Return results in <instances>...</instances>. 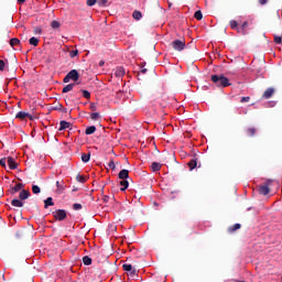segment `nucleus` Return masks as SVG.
<instances>
[{"label": "nucleus", "instance_id": "obj_27", "mask_svg": "<svg viewBox=\"0 0 282 282\" xmlns=\"http://www.w3.org/2000/svg\"><path fill=\"white\" fill-rule=\"evenodd\" d=\"M20 43H21V41L17 37H13L10 40L11 47H17V45H19Z\"/></svg>", "mask_w": 282, "mask_h": 282}, {"label": "nucleus", "instance_id": "obj_41", "mask_svg": "<svg viewBox=\"0 0 282 282\" xmlns=\"http://www.w3.org/2000/svg\"><path fill=\"white\" fill-rule=\"evenodd\" d=\"M274 43H276L278 45H281V43H282V37L279 36V35H275V36H274Z\"/></svg>", "mask_w": 282, "mask_h": 282}, {"label": "nucleus", "instance_id": "obj_25", "mask_svg": "<svg viewBox=\"0 0 282 282\" xmlns=\"http://www.w3.org/2000/svg\"><path fill=\"white\" fill-rule=\"evenodd\" d=\"M97 4L99 8H107V6H109V0H97Z\"/></svg>", "mask_w": 282, "mask_h": 282}, {"label": "nucleus", "instance_id": "obj_45", "mask_svg": "<svg viewBox=\"0 0 282 282\" xmlns=\"http://www.w3.org/2000/svg\"><path fill=\"white\" fill-rule=\"evenodd\" d=\"M3 69H6V62L0 59V72H3Z\"/></svg>", "mask_w": 282, "mask_h": 282}, {"label": "nucleus", "instance_id": "obj_10", "mask_svg": "<svg viewBox=\"0 0 282 282\" xmlns=\"http://www.w3.org/2000/svg\"><path fill=\"white\" fill-rule=\"evenodd\" d=\"M258 191L260 195H270V187L268 185H260Z\"/></svg>", "mask_w": 282, "mask_h": 282}, {"label": "nucleus", "instance_id": "obj_1", "mask_svg": "<svg viewBox=\"0 0 282 282\" xmlns=\"http://www.w3.org/2000/svg\"><path fill=\"white\" fill-rule=\"evenodd\" d=\"M212 82L214 83V85H216V87H221V88L230 87L231 85L230 79L224 76V74L212 75Z\"/></svg>", "mask_w": 282, "mask_h": 282}, {"label": "nucleus", "instance_id": "obj_58", "mask_svg": "<svg viewBox=\"0 0 282 282\" xmlns=\"http://www.w3.org/2000/svg\"><path fill=\"white\" fill-rule=\"evenodd\" d=\"M104 200H105V202H109L108 196H105V197H104Z\"/></svg>", "mask_w": 282, "mask_h": 282}, {"label": "nucleus", "instance_id": "obj_35", "mask_svg": "<svg viewBox=\"0 0 282 282\" xmlns=\"http://www.w3.org/2000/svg\"><path fill=\"white\" fill-rule=\"evenodd\" d=\"M32 193L34 195H39V193H41V187H39V185H33L32 186Z\"/></svg>", "mask_w": 282, "mask_h": 282}, {"label": "nucleus", "instance_id": "obj_2", "mask_svg": "<svg viewBox=\"0 0 282 282\" xmlns=\"http://www.w3.org/2000/svg\"><path fill=\"white\" fill-rule=\"evenodd\" d=\"M173 50H175L176 52H182L184 50V47H186V42L182 41V40H174L171 43Z\"/></svg>", "mask_w": 282, "mask_h": 282}, {"label": "nucleus", "instance_id": "obj_8", "mask_svg": "<svg viewBox=\"0 0 282 282\" xmlns=\"http://www.w3.org/2000/svg\"><path fill=\"white\" fill-rule=\"evenodd\" d=\"M23 183H18V184H15V186H13L10 191H9V193H10V195H15V193H19V191H21L22 188H23Z\"/></svg>", "mask_w": 282, "mask_h": 282}, {"label": "nucleus", "instance_id": "obj_46", "mask_svg": "<svg viewBox=\"0 0 282 282\" xmlns=\"http://www.w3.org/2000/svg\"><path fill=\"white\" fill-rule=\"evenodd\" d=\"M240 102H250V97H242Z\"/></svg>", "mask_w": 282, "mask_h": 282}, {"label": "nucleus", "instance_id": "obj_57", "mask_svg": "<svg viewBox=\"0 0 282 282\" xmlns=\"http://www.w3.org/2000/svg\"><path fill=\"white\" fill-rule=\"evenodd\" d=\"M102 65H105V62H99V67H102Z\"/></svg>", "mask_w": 282, "mask_h": 282}, {"label": "nucleus", "instance_id": "obj_16", "mask_svg": "<svg viewBox=\"0 0 282 282\" xmlns=\"http://www.w3.org/2000/svg\"><path fill=\"white\" fill-rule=\"evenodd\" d=\"M129 178V171L128 170H121L119 172V180H128Z\"/></svg>", "mask_w": 282, "mask_h": 282}, {"label": "nucleus", "instance_id": "obj_19", "mask_svg": "<svg viewBox=\"0 0 282 282\" xmlns=\"http://www.w3.org/2000/svg\"><path fill=\"white\" fill-rule=\"evenodd\" d=\"M85 133L86 135H94V133H96V126L87 127Z\"/></svg>", "mask_w": 282, "mask_h": 282}, {"label": "nucleus", "instance_id": "obj_24", "mask_svg": "<svg viewBox=\"0 0 282 282\" xmlns=\"http://www.w3.org/2000/svg\"><path fill=\"white\" fill-rule=\"evenodd\" d=\"M254 133H257V128H248L246 130V134L249 137V138H252L254 135Z\"/></svg>", "mask_w": 282, "mask_h": 282}, {"label": "nucleus", "instance_id": "obj_42", "mask_svg": "<svg viewBox=\"0 0 282 282\" xmlns=\"http://www.w3.org/2000/svg\"><path fill=\"white\" fill-rule=\"evenodd\" d=\"M98 118H100V113H98V112H93L90 115V119H93V120H97Z\"/></svg>", "mask_w": 282, "mask_h": 282}, {"label": "nucleus", "instance_id": "obj_59", "mask_svg": "<svg viewBox=\"0 0 282 282\" xmlns=\"http://www.w3.org/2000/svg\"><path fill=\"white\" fill-rule=\"evenodd\" d=\"M25 0H18V3H23Z\"/></svg>", "mask_w": 282, "mask_h": 282}, {"label": "nucleus", "instance_id": "obj_54", "mask_svg": "<svg viewBox=\"0 0 282 282\" xmlns=\"http://www.w3.org/2000/svg\"><path fill=\"white\" fill-rule=\"evenodd\" d=\"M26 118H29V120H34V118H36V117H33L32 115L29 113V116H26Z\"/></svg>", "mask_w": 282, "mask_h": 282}, {"label": "nucleus", "instance_id": "obj_51", "mask_svg": "<svg viewBox=\"0 0 282 282\" xmlns=\"http://www.w3.org/2000/svg\"><path fill=\"white\" fill-rule=\"evenodd\" d=\"M90 109L93 111H96L98 109V107L96 106V104H90Z\"/></svg>", "mask_w": 282, "mask_h": 282}, {"label": "nucleus", "instance_id": "obj_5", "mask_svg": "<svg viewBox=\"0 0 282 282\" xmlns=\"http://www.w3.org/2000/svg\"><path fill=\"white\" fill-rule=\"evenodd\" d=\"M7 164L10 169V171H14L18 169L19 164H17V161H14V158L8 156L7 158Z\"/></svg>", "mask_w": 282, "mask_h": 282}, {"label": "nucleus", "instance_id": "obj_61", "mask_svg": "<svg viewBox=\"0 0 282 282\" xmlns=\"http://www.w3.org/2000/svg\"><path fill=\"white\" fill-rule=\"evenodd\" d=\"M73 191H78V188H74Z\"/></svg>", "mask_w": 282, "mask_h": 282}, {"label": "nucleus", "instance_id": "obj_11", "mask_svg": "<svg viewBox=\"0 0 282 282\" xmlns=\"http://www.w3.org/2000/svg\"><path fill=\"white\" fill-rule=\"evenodd\" d=\"M30 197V191L22 189L19 194V198L21 202H25Z\"/></svg>", "mask_w": 282, "mask_h": 282}, {"label": "nucleus", "instance_id": "obj_55", "mask_svg": "<svg viewBox=\"0 0 282 282\" xmlns=\"http://www.w3.org/2000/svg\"><path fill=\"white\" fill-rule=\"evenodd\" d=\"M148 69L147 68H142L141 69V74H147Z\"/></svg>", "mask_w": 282, "mask_h": 282}, {"label": "nucleus", "instance_id": "obj_40", "mask_svg": "<svg viewBox=\"0 0 282 282\" xmlns=\"http://www.w3.org/2000/svg\"><path fill=\"white\" fill-rule=\"evenodd\" d=\"M73 209H74V210H82V209H83V205H82V204H78V203H75V204L73 205Z\"/></svg>", "mask_w": 282, "mask_h": 282}, {"label": "nucleus", "instance_id": "obj_43", "mask_svg": "<svg viewBox=\"0 0 282 282\" xmlns=\"http://www.w3.org/2000/svg\"><path fill=\"white\" fill-rule=\"evenodd\" d=\"M78 54V50H74L69 52L70 58H76V55Z\"/></svg>", "mask_w": 282, "mask_h": 282}, {"label": "nucleus", "instance_id": "obj_15", "mask_svg": "<svg viewBox=\"0 0 282 282\" xmlns=\"http://www.w3.org/2000/svg\"><path fill=\"white\" fill-rule=\"evenodd\" d=\"M11 205L14 206L15 208H23V203L21 199H17V198L12 199Z\"/></svg>", "mask_w": 282, "mask_h": 282}, {"label": "nucleus", "instance_id": "obj_29", "mask_svg": "<svg viewBox=\"0 0 282 282\" xmlns=\"http://www.w3.org/2000/svg\"><path fill=\"white\" fill-rule=\"evenodd\" d=\"M51 28H52L53 30H58V28H61V22H58V21H56V20H53V21L51 22Z\"/></svg>", "mask_w": 282, "mask_h": 282}, {"label": "nucleus", "instance_id": "obj_12", "mask_svg": "<svg viewBox=\"0 0 282 282\" xmlns=\"http://www.w3.org/2000/svg\"><path fill=\"white\" fill-rule=\"evenodd\" d=\"M229 28L231 30H236V32L239 33V22H237V20H230L229 21Z\"/></svg>", "mask_w": 282, "mask_h": 282}, {"label": "nucleus", "instance_id": "obj_44", "mask_svg": "<svg viewBox=\"0 0 282 282\" xmlns=\"http://www.w3.org/2000/svg\"><path fill=\"white\" fill-rule=\"evenodd\" d=\"M108 166H109V169H111L112 171L116 170V162H113V160H111V161L108 163Z\"/></svg>", "mask_w": 282, "mask_h": 282}, {"label": "nucleus", "instance_id": "obj_37", "mask_svg": "<svg viewBox=\"0 0 282 282\" xmlns=\"http://www.w3.org/2000/svg\"><path fill=\"white\" fill-rule=\"evenodd\" d=\"M97 3H98V0H87V1H86V4H87L89 8L94 7V6L97 4Z\"/></svg>", "mask_w": 282, "mask_h": 282}, {"label": "nucleus", "instance_id": "obj_56", "mask_svg": "<svg viewBox=\"0 0 282 282\" xmlns=\"http://www.w3.org/2000/svg\"><path fill=\"white\" fill-rule=\"evenodd\" d=\"M160 107H161L162 109H164V107H166V104L160 102Z\"/></svg>", "mask_w": 282, "mask_h": 282}, {"label": "nucleus", "instance_id": "obj_13", "mask_svg": "<svg viewBox=\"0 0 282 282\" xmlns=\"http://www.w3.org/2000/svg\"><path fill=\"white\" fill-rule=\"evenodd\" d=\"M151 169H152V172L153 173H158V171H161L162 170V164L161 163H158V162H153L151 164Z\"/></svg>", "mask_w": 282, "mask_h": 282}, {"label": "nucleus", "instance_id": "obj_3", "mask_svg": "<svg viewBox=\"0 0 282 282\" xmlns=\"http://www.w3.org/2000/svg\"><path fill=\"white\" fill-rule=\"evenodd\" d=\"M53 217L57 221H64V219H67V212H65V209H57L53 212Z\"/></svg>", "mask_w": 282, "mask_h": 282}, {"label": "nucleus", "instance_id": "obj_50", "mask_svg": "<svg viewBox=\"0 0 282 282\" xmlns=\"http://www.w3.org/2000/svg\"><path fill=\"white\" fill-rule=\"evenodd\" d=\"M41 32H43V30H41V28H35L34 29V33L35 34H41Z\"/></svg>", "mask_w": 282, "mask_h": 282}, {"label": "nucleus", "instance_id": "obj_17", "mask_svg": "<svg viewBox=\"0 0 282 282\" xmlns=\"http://www.w3.org/2000/svg\"><path fill=\"white\" fill-rule=\"evenodd\" d=\"M74 87H76V84H68V85H66L63 88L62 94H68V91H72L74 89Z\"/></svg>", "mask_w": 282, "mask_h": 282}, {"label": "nucleus", "instance_id": "obj_21", "mask_svg": "<svg viewBox=\"0 0 282 282\" xmlns=\"http://www.w3.org/2000/svg\"><path fill=\"white\" fill-rule=\"evenodd\" d=\"M28 116H30V113H28L25 111H20L17 113L15 118H18L19 120H25V118H28Z\"/></svg>", "mask_w": 282, "mask_h": 282}, {"label": "nucleus", "instance_id": "obj_36", "mask_svg": "<svg viewBox=\"0 0 282 282\" xmlns=\"http://www.w3.org/2000/svg\"><path fill=\"white\" fill-rule=\"evenodd\" d=\"M122 268L124 272H131V270H133V265L131 264H123Z\"/></svg>", "mask_w": 282, "mask_h": 282}, {"label": "nucleus", "instance_id": "obj_60", "mask_svg": "<svg viewBox=\"0 0 282 282\" xmlns=\"http://www.w3.org/2000/svg\"><path fill=\"white\" fill-rule=\"evenodd\" d=\"M173 6V3L169 2V8H171Z\"/></svg>", "mask_w": 282, "mask_h": 282}, {"label": "nucleus", "instance_id": "obj_9", "mask_svg": "<svg viewBox=\"0 0 282 282\" xmlns=\"http://www.w3.org/2000/svg\"><path fill=\"white\" fill-rule=\"evenodd\" d=\"M126 72H124V67L119 66L115 69V76L116 78H122V76H124Z\"/></svg>", "mask_w": 282, "mask_h": 282}, {"label": "nucleus", "instance_id": "obj_48", "mask_svg": "<svg viewBox=\"0 0 282 282\" xmlns=\"http://www.w3.org/2000/svg\"><path fill=\"white\" fill-rule=\"evenodd\" d=\"M72 79L69 78V75H66L63 79V83H69Z\"/></svg>", "mask_w": 282, "mask_h": 282}, {"label": "nucleus", "instance_id": "obj_52", "mask_svg": "<svg viewBox=\"0 0 282 282\" xmlns=\"http://www.w3.org/2000/svg\"><path fill=\"white\" fill-rule=\"evenodd\" d=\"M6 162H7V160H6V159H1V160H0V166L6 167Z\"/></svg>", "mask_w": 282, "mask_h": 282}, {"label": "nucleus", "instance_id": "obj_18", "mask_svg": "<svg viewBox=\"0 0 282 282\" xmlns=\"http://www.w3.org/2000/svg\"><path fill=\"white\" fill-rule=\"evenodd\" d=\"M69 127H72V124L67 121L59 122V131H65V129H69Z\"/></svg>", "mask_w": 282, "mask_h": 282}, {"label": "nucleus", "instance_id": "obj_14", "mask_svg": "<svg viewBox=\"0 0 282 282\" xmlns=\"http://www.w3.org/2000/svg\"><path fill=\"white\" fill-rule=\"evenodd\" d=\"M122 181H120V191L124 192L126 189L129 188V181H127V178H121Z\"/></svg>", "mask_w": 282, "mask_h": 282}, {"label": "nucleus", "instance_id": "obj_39", "mask_svg": "<svg viewBox=\"0 0 282 282\" xmlns=\"http://www.w3.org/2000/svg\"><path fill=\"white\" fill-rule=\"evenodd\" d=\"M56 186H57V191H59V193H63L65 191V187L58 181L56 182Z\"/></svg>", "mask_w": 282, "mask_h": 282}, {"label": "nucleus", "instance_id": "obj_32", "mask_svg": "<svg viewBox=\"0 0 282 282\" xmlns=\"http://www.w3.org/2000/svg\"><path fill=\"white\" fill-rule=\"evenodd\" d=\"M55 110L56 111H61L62 113H67V108H63V105L58 104L56 107H55Z\"/></svg>", "mask_w": 282, "mask_h": 282}, {"label": "nucleus", "instance_id": "obj_26", "mask_svg": "<svg viewBox=\"0 0 282 282\" xmlns=\"http://www.w3.org/2000/svg\"><path fill=\"white\" fill-rule=\"evenodd\" d=\"M89 160H91V153H87V154H82V162H84L85 164H87V162H89Z\"/></svg>", "mask_w": 282, "mask_h": 282}, {"label": "nucleus", "instance_id": "obj_33", "mask_svg": "<svg viewBox=\"0 0 282 282\" xmlns=\"http://www.w3.org/2000/svg\"><path fill=\"white\" fill-rule=\"evenodd\" d=\"M83 263L84 265H91V258H89V256H85L83 258Z\"/></svg>", "mask_w": 282, "mask_h": 282}, {"label": "nucleus", "instance_id": "obj_47", "mask_svg": "<svg viewBox=\"0 0 282 282\" xmlns=\"http://www.w3.org/2000/svg\"><path fill=\"white\" fill-rule=\"evenodd\" d=\"M272 184V180H267L265 182H264V186H267V187H269L270 188V185Z\"/></svg>", "mask_w": 282, "mask_h": 282}, {"label": "nucleus", "instance_id": "obj_31", "mask_svg": "<svg viewBox=\"0 0 282 282\" xmlns=\"http://www.w3.org/2000/svg\"><path fill=\"white\" fill-rule=\"evenodd\" d=\"M29 43L30 45H33V47H36L39 45V39L33 36L29 40Z\"/></svg>", "mask_w": 282, "mask_h": 282}, {"label": "nucleus", "instance_id": "obj_23", "mask_svg": "<svg viewBox=\"0 0 282 282\" xmlns=\"http://www.w3.org/2000/svg\"><path fill=\"white\" fill-rule=\"evenodd\" d=\"M241 224H235L234 226L228 227V232H236V230H240Z\"/></svg>", "mask_w": 282, "mask_h": 282}, {"label": "nucleus", "instance_id": "obj_4", "mask_svg": "<svg viewBox=\"0 0 282 282\" xmlns=\"http://www.w3.org/2000/svg\"><path fill=\"white\" fill-rule=\"evenodd\" d=\"M275 91H276V90H275L273 87H269V88H267L265 91L263 93L262 98H263L264 100H269V98H272V97L274 96Z\"/></svg>", "mask_w": 282, "mask_h": 282}, {"label": "nucleus", "instance_id": "obj_7", "mask_svg": "<svg viewBox=\"0 0 282 282\" xmlns=\"http://www.w3.org/2000/svg\"><path fill=\"white\" fill-rule=\"evenodd\" d=\"M249 23L248 21H245L238 29V34H241L242 36H246L248 34V31L246 30L248 28Z\"/></svg>", "mask_w": 282, "mask_h": 282}, {"label": "nucleus", "instance_id": "obj_38", "mask_svg": "<svg viewBox=\"0 0 282 282\" xmlns=\"http://www.w3.org/2000/svg\"><path fill=\"white\" fill-rule=\"evenodd\" d=\"M82 93H83V96H84L87 100H89V98H91V93H89V90H82Z\"/></svg>", "mask_w": 282, "mask_h": 282}, {"label": "nucleus", "instance_id": "obj_20", "mask_svg": "<svg viewBox=\"0 0 282 282\" xmlns=\"http://www.w3.org/2000/svg\"><path fill=\"white\" fill-rule=\"evenodd\" d=\"M187 166L189 167V171H193L194 169H197V159H192L188 163Z\"/></svg>", "mask_w": 282, "mask_h": 282}, {"label": "nucleus", "instance_id": "obj_30", "mask_svg": "<svg viewBox=\"0 0 282 282\" xmlns=\"http://www.w3.org/2000/svg\"><path fill=\"white\" fill-rule=\"evenodd\" d=\"M132 17H133V19H135V21H140V19H142V12H140V11H134V12L132 13Z\"/></svg>", "mask_w": 282, "mask_h": 282}, {"label": "nucleus", "instance_id": "obj_49", "mask_svg": "<svg viewBox=\"0 0 282 282\" xmlns=\"http://www.w3.org/2000/svg\"><path fill=\"white\" fill-rule=\"evenodd\" d=\"M135 274H138V271L135 269H132L130 271V276H135Z\"/></svg>", "mask_w": 282, "mask_h": 282}, {"label": "nucleus", "instance_id": "obj_53", "mask_svg": "<svg viewBox=\"0 0 282 282\" xmlns=\"http://www.w3.org/2000/svg\"><path fill=\"white\" fill-rule=\"evenodd\" d=\"M260 6H265V3H268V0H258Z\"/></svg>", "mask_w": 282, "mask_h": 282}, {"label": "nucleus", "instance_id": "obj_28", "mask_svg": "<svg viewBox=\"0 0 282 282\" xmlns=\"http://www.w3.org/2000/svg\"><path fill=\"white\" fill-rule=\"evenodd\" d=\"M194 19L196 21H202V19H204V14H202V12L198 10L194 13Z\"/></svg>", "mask_w": 282, "mask_h": 282}, {"label": "nucleus", "instance_id": "obj_22", "mask_svg": "<svg viewBox=\"0 0 282 282\" xmlns=\"http://www.w3.org/2000/svg\"><path fill=\"white\" fill-rule=\"evenodd\" d=\"M50 206H54V199L52 197H47L44 200V208H50Z\"/></svg>", "mask_w": 282, "mask_h": 282}, {"label": "nucleus", "instance_id": "obj_34", "mask_svg": "<svg viewBox=\"0 0 282 282\" xmlns=\"http://www.w3.org/2000/svg\"><path fill=\"white\" fill-rule=\"evenodd\" d=\"M76 180H77V182H79L80 184H85V182H87V178H85V176H83V175H80V174H78V175L76 176Z\"/></svg>", "mask_w": 282, "mask_h": 282}, {"label": "nucleus", "instance_id": "obj_6", "mask_svg": "<svg viewBox=\"0 0 282 282\" xmlns=\"http://www.w3.org/2000/svg\"><path fill=\"white\" fill-rule=\"evenodd\" d=\"M67 75L70 80H74V83H76L78 80V78H80V75L78 74V70H76V69H72L70 72H68Z\"/></svg>", "mask_w": 282, "mask_h": 282}]
</instances>
